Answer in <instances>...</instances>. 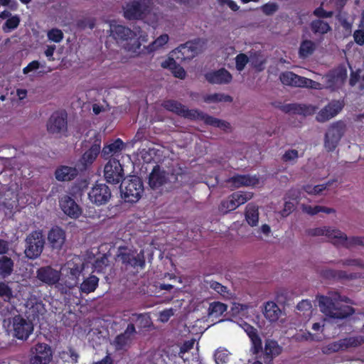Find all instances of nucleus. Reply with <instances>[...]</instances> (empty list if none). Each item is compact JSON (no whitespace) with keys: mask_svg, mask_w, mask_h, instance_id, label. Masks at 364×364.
Returning a JSON list of instances; mask_svg holds the SVG:
<instances>
[{"mask_svg":"<svg viewBox=\"0 0 364 364\" xmlns=\"http://www.w3.org/2000/svg\"><path fill=\"white\" fill-rule=\"evenodd\" d=\"M161 106L167 111L191 121H203L206 125L220 128L224 131L230 129V124L219 119L198 109H188L185 105L175 100H166Z\"/></svg>","mask_w":364,"mask_h":364,"instance_id":"1","label":"nucleus"},{"mask_svg":"<svg viewBox=\"0 0 364 364\" xmlns=\"http://www.w3.org/2000/svg\"><path fill=\"white\" fill-rule=\"evenodd\" d=\"M318 301L321 311L333 318L343 319L355 312L353 307L341 304H352L351 300L346 296H341L337 291L329 292L328 296H320Z\"/></svg>","mask_w":364,"mask_h":364,"instance_id":"2","label":"nucleus"},{"mask_svg":"<svg viewBox=\"0 0 364 364\" xmlns=\"http://www.w3.org/2000/svg\"><path fill=\"white\" fill-rule=\"evenodd\" d=\"M111 36L117 41L121 42H127V44L132 45L129 49H139L141 43L146 41L147 35L141 30L139 26H134V30L122 25H113L110 26Z\"/></svg>","mask_w":364,"mask_h":364,"instance_id":"3","label":"nucleus"},{"mask_svg":"<svg viewBox=\"0 0 364 364\" xmlns=\"http://www.w3.org/2000/svg\"><path fill=\"white\" fill-rule=\"evenodd\" d=\"M121 193L126 202L136 203L144 193V185L141 179L135 176L124 178L120 183Z\"/></svg>","mask_w":364,"mask_h":364,"instance_id":"4","label":"nucleus"},{"mask_svg":"<svg viewBox=\"0 0 364 364\" xmlns=\"http://www.w3.org/2000/svg\"><path fill=\"white\" fill-rule=\"evenodd\" d=\"M151 9V0H137L128 3L124 9V16L128 20L144 18Z\"/></svg>","mask_w":364,"mask_h":364,"instance_id":"5","label":"nucleus"},{"mask_svg":"<svg viewBox=\"0 0 364 364\" xmlns=\"http://www.w3.org/2000/svg\"><path fill=\"white\" fill-rule=\"evenodd\" d=\"M44 244L45 240L41 231L31 232L26 239V256L32 259L38 257L43 252Z\"/></svg>","mask_w":364,"mask_h":364,"instance_id":"6","label":"nucleus"},{"mask_svg":"<svg viewBox=\"0 0 364 364\" xmlns=\"http://www.w3.org/2000/svg\"><path fill=\"white\" fill-rule=\"evenodd\" d=\"M281 82L287 86L296 87L319 88L320 83L311 79L295 74L291 71L282 72L279 75Z\"/></svg>","mask_w":364,"mask_h":364,"instance_id":"7","label":"nucleus"},{"mask_svg":"<svg viewBox=\"0 0 364 364\" xmlns=\"http://www.w3.org/2000/svg\"><path fill=\"white\" fill-rule=\"evenodd\" d=\"M117 257L126 266H130L133 268L144 269L146 264L144 253L141 250L139 253L135 255V252L127 247H120Z\"/></svg>","mask_w":364,"mask_h":364,"instance_id":"8","label":"nucleus"},{"mask_svg":"<svg viewBox=\"0 0 364 364\" xmlns=\"http://www.w3.org/2000/svg\"><path fill=\"white\" fill-rule=\"evenodd\" d=\"M105 179L108 183L117 185L124 181V168L119 160L110 159L104 168Z\"/></svg>","mask_w":364,"mask_h":364,"instance_id":"9","label":"nucleus"},{"mask_svg":"<svg viewBox=\"0 0 364 364\" xmlns=\"http://www.w3.org/2000/svg\"><path fill=\"white\" fill-rule=\"evenodd\" d=\"M345 124L341 121L333 123L325 134L324 146L328 151H333L344 134Z\"/></svg>","mask_w":364,"mask_h":364,"instance_id":"10","label":"nucleus"},{"mask_svg":"<svg viewBox=\"0 0 364 364\" xmlns=\"http://www.w3.org/2000/svg\"><path fill=\"white\" fill-rule=\"evenodd\" d=\"M68 114L65 110L54 112L47 122V130L50 134H61L67 132Z\"/></svg>","mask_w":364,"mask_h":364,"instance_id":"11","label":"nucleus"},{"mask_svg":"<svg viewBox=\"0 0 364 364\" xmlns=\"http://www.w3.org/2000/svg\"><path fill=\"white\" fill-rule=\"evenodd\" d=\"M31 364H49L53 358V351L49 345L38 343L31 350Z\"/></svg>","mask_w":364,"mask_h":364,"instance_id":"12","label":"nucleus"},{"mask_svg":"<svg viewBox=\"0 0 364 364\" xmlns=\"http://www.w3.org/2000/svg\"><path fill=\"white\" fill-rule=\"evenodd\" d=\"M12 324L14 336L19 340H27L33 331L32 322L21 315H16L13 318Z\"/></svg>","mask_w":364,"mask_h":364,"instance_id":"13","label":"nucleus"},{"mask_svg":"<svg viewBox=\"0 0 364 364\" xmlns=\"http://www.w3.org/2000/svg\"><path fill=\"white\" fill-rule=\"evenodd\" d=\"M111 196L109 188L105 183H96L88 193L90 200L97 205L107 204Z\"/></svg>","mask_w":364,"mask_h":364,"instance_id":"14","label":"nucleus"},{"mask_svg":"<svg viewBox=\"0 0 364 364\" xmlns=\"http://www.w3.org/2000/svg\"><path fill=\"white\" fill-rule=\"evenodd\" d=\"M61 272L51 266H45L38 268L36 271V277L43 283L53 286L58 283Z\"/></svg>","mask_w":364,"mask_h":364,"instance_id":"15","label":"nucleus"},{"mask_svg":"<svg viewBox=\"0 0 364 364\" xmlns=\"http://www.w3.org/2000/svg\"><path fill=\"white\" fill-rule=\"evenodd\" d=\"M59 205L63 212L71 218L77 219L82 214L81 208L68 195H64L59 198Z\"/></svg>","mask_w":364,"mask_h":364,"instance_id":"16","label":"nucleus"},{"mask_svg":"<svg viewBox=\"0 0 364 364\" xmlns=\"http://www.w3.org/2000/svg\"><path fill=\"white\" fill-rule=\"evenodd\" d=\"M343 108V103L338 100L329 102L316 114V119L318 122H325L336 116Z\"/></svg>","mask_w":364,"mask_h":364,"instance_id":"17","label":"nucleus"},{"mask_svg":"<svg viewBox=\"0 0 364 364\" xmlns=\"http://www.w3.org/2000/svg\"><path fill=\"white\" fill-rule=\"evenodd\" d=\"M279 109L287 114L293 113L303 116H309L314 114L318 108L311 105L289 103L280 105Z\"/></svg>","mask_w":364,"mask_h":364,"instance_id":"18","label":"nucleus"},{"mask_svg":"<svg viewBox=\"0 0 364 364\" xmlns=\"http://www.w3.org/2000/svg\"><path fill=\"white\" fill-rule=\"evenodd\" d=\"M282 352V347L277 341L272 339H266L264 348L262 351L263 361L266 364H270L274 358L279 355Z\"/></svg>","mask_w":364,"mask_h":364,"instance_id":"19","label":"nucleus"},{"mask_svg":"<svg viewBox=\"0 0 364 364\" xmlns=\"http://www.w3.org/2000/svg\"><path fill=\"white\" fill-rule=\"evenodd\" d=\"M306 234L310 236H326L334 245H338L337 240L341 235V230L336 228H331L330 227H319L315 228H310L306 230Z\"/></svg>","mask_w":364,"mask_h":364,"instance_id":"20","label":"nucleus"},{"mask_svg":"<svg viewBox=\"0 0 364 364\" xmlns=\"http://www.w3.org/2000/svg\"><path fill=\"white\" fill-rule=\"evenodd\" d=\"M226 182L232 188H238L242 186H255L259 183V178L249 174H235L227 179Z\"/></svg>","mask_w":364,"mask_h":364,"instance_id":"21","label":"nucleus"},{"mask_svg":"<svg viewBox=\"0 0 364 364\" xmlns=\"http://www.w3.org/2000/svg\"><path fill=\"white\" fill-rule=\"evenodd\" d=\"M205 80L210 84H228L231 82L232 76L225 68L208 72L205 74Z\"/></svg>","mask_w":364,"mask_h":364,"instance_id":"22","label":"nucleus"},{"mask_svg":"<svg viewBox=\"0 0 364 364\" xmlns=\"http://www.w3.org/2000/svg\"><path fill=\"white\" fill-rule=\"evenodd\" d=\"M364 342L363 336L349 337L341 339L338 341L331 343L328 345V350L333 352H338L347 349L350 347H357Z\"/></svg>","mask_w":364,"mask_h":364,"instance_id":"23","label":"nucleus"},{"mask_svg":"<svg viewBox=\"0 0 364 364\" xmlns=\"http://www.w3.org/2000/svg\"><path fill=\"white\" fill-rule=\"evenodd\" d=\"M136 333L135 326L133 323L128 324L125 331L117 335L114 341L113 345L117 350H124L132 340V336Z\"/></svg>","mask_w":364,"mask_h":364,"instance_id":"24","label":"nucleus"},{"mask_svg":"<svg viewBox=\"0 0 364 364\" xmlns=\"http://www.w3.org/2000/svg\"><path fill=\"white\" fill-rule=\"evenodd\" d=\"M48 240L53 249L60 250L65 242V232L58 226L53 227L48 232Z\"/></svg>","mask_w":364,"mask_h":364,"instance_id":"25","label":"nucleus"},{"mask_svg":"<svg viewBox=\"0 0 364 364\" xmlns=\"http://www.w3.org/2000/svg\"><path fill=\"white\" fill-rule=\"evenodd\" d=\"M100 149L101 139H96L90 149L82 155L80 159V163L85 168L93 164L100 154Z\"/></svg>","mask_w":364,"mask_h":364,"instance_id":"26","label":"nucleus"},{"mask_svg":"<svg viewBox=\"0 0 364 364\" xmlns=\"http://www.w3.org/2000/svg\"><path fill=\"white\" fill-rule=\"evenodd\" d=\"M319 274L321 277L328 280H342V279H355L356 274H348L344 270H336L333 269L326 268L319 270Z\"/></svg>","mask_w":364,"mask_h":364,"instance_id":"27","label":"nucleus"},{"mask_svg":"<svg viewBox=\"0 0 364 364\" xmlns=\"http://www.w3.org/2000/svg\"><path fill=\"white\" fill-rule=\"evenodd\" d=\"M54 175L55 179L58 181H70L77 176L78 170L75 167L61 165L57 167Z\"/></svg>","mask_w":364,"mask_h":364,"instance_id":"28","label":"nucleus"},{"mask_svg":"<svg viewBox=\"0 0 364 364\" xmlns=\"http://www.w3.org/2000/svg\"><path fill=\"white\" fill-rule=\"evenodd\" d=\"M166 182L164 171H161L159 166H155L149 175V184L153 189L159 188Z\"/></svg>","mask_w":364,"mask_h":364,"instance_id":"29","label":"nucleus"},{"mask_svg":"<svg viewBox=\"0 0 364 364\" xmlns=\"http://www.w3.org/2000/svg\"><path fill=\"white\" fill-rule=\"evenodd\" d=\"M337 242H338V245L349 249L355 246H364V237L353 236L348 237L346 234L341 231V235H339Z\"/></svg>","mask_w":364,"mask_h":364,"instance_id":"30","label":"nucleus"},{"mask_svg":"<svg viewBox=\"0 0 364 364\" xmlns=\"http://www.w3.org/2000/svg\"><path fill=\"white\" fill-rule=\"evenodd\" d=\"M282 311L274 301H267L264 306L263 314L270 322L277 321L281 315Z\"/></svg>","mask_w":364,"mask_h":364,"instance_id":"31","label":"nucleus"},{"mask_svg":"<svg viewBox=\"0 0 364 364\" xmlns=\"http://www.w3.org/2000/svg\"><path fill=\"white\" fill-rule=\"evenodd\" d=\"M164 68L169 69L175 77L185 79L186 73L184 68L178 64L173 58H169L161 63Z\"/></svg>","mask_w":364,"mask_h":364,"instance_id":"32","label":"nucleus"},{"mask_svg":"<svg viewBox=\"0 0 364 364\" xmlns=\"http://www.w3.org/2000/svg\"><path fill=\"white\" fill-rule=\"evenodd\" d=\"M124 144L123 141L118 138L115 139L112 143L105 146L102 151V155L104 158L107 159L111 155H114L121 152L124 149Z\"/></svg>","mask_w":364,"mask_h":364,"instance_id":"33","label":"nucleus"},{"mask_svg":"<svg viewBox=\"0 0 364 364\" xmlns=\"http://www.w3.org/2000/svg\"><path fill=\"white\" fill-rule=\"evenodd\" d=\"M245 220L252 227L257 225L259 222V208L253 203H248L245 208Z\"/></svg>","mask_w":364,"mask_h":364,"instance_id":"34","label":"nucleus"},{"mask_svg":"<svg viewBox=\"0 0 364 364\" xmlns=\"http://www.w3.org/2000/svg\"><path fill=\"white\" fill-rule=\"evenodd\" d=\"M14 267V260L6 255L0 257V277L2 279L7 278L9 277Z\"/></svg>","mask_w":364,"mask_h":364,"instance_id":"35","label":"nucleus"},{"mask_svg":"<svg viewBox=\"0 0 364 364\" xmlns=\"http://www.w3.org/2000/svg\"><path fill=\"white\" fill-rule=\"evenodd\" d=\"M99 278L95 275H90L84 279L80 287V289L82 293L90 294L95 291L98 287Z\"/></svg>","mask_w":364,"mask_h":364,"instance_id":"36","label":"nucleus"},{"mask_svg":"<svg viewBox=\"0 0 364 364\" xmlns=\"http://www.w3.org/2000/svg\"><path fill=\"white\" fill-rule=\"evenodd\" d=\"M316 48V44L311 40H303L299 48V55L305 59L312 55Z\"/></svg>","mask_w":364,"mask_h":364,"instance_id":"37","label":"nucleus"},{"mask_svg":"<svg viewBox=\"0 0 364 364\" xmlns=\"http://www.w3.org/2000/svg\"><path fill=\"white\" fill-rule=\"evenodd\" d=\"M310 28L314 34H326L331 30L330 25L323 20H314L310 23Z\"/></svg>","mask_w":364,"mask_h":364,"instance_id":"38","label":"nucleus"},{"mask_svg":"<svg viewBox=\"0 0 364 364\" xmlns=\"http://www.w3.org/2000/svg\"><path fill=\"white\" fill-rule=\"evenodd\" d=\"M227 305L222 302L213 301L209 305L208 314L212 316L218 317L227 311Z\"/></svg>","mask_w":364,"mask_h":364,"instance_id":"39","label":"nucleus"},{"mask_svg":"<svg viewBox=\"0 0 364 364\" xmlns=\"http://www.w3.org/2000/svg\"><path fill=\"white\" fill-rule=\"evenodd\" d=\"M0 297L5 302H11L14 298L12 288L9 285L8 282L0 281Z\"/></svg>","mask_w":364,"mask_h":364,"instance_id":"40","label":"nucleus"},{"mask_svg":"<svg viewBox=\"0 0 364 364\" xmlns=\"http://www.w3.org/2000/svg\"><path fill=\"white\" fill-rule=\"evenodd\" d=\"M304 212H306V213H308L309 215H316L321 212L325 213L327 214L334 213L336 212L335 209H333V208L321 206V205H314V206L305 205L304 207Z\"/></svg>","mask_w":364,"mask_h":364,"instance_id":"41","label":"nucleus"},{"mask_svg":"<svg viewBox=\"0 0 364 364\" xmlns=\"http://www.w3.org/2000/svg\"><path fill=\"white\" fill-rule=\"evenodd\" d=\"M204 101L208 103L219 102H231L232 101V97L228 95L214 93L205 96Z\"/></svg>","mask_w":364,"mask_h":364,"instance_id":"42","label":"nucleus"},{"mask_svg":"<svg viewBox=\"0 0 364 364\" xmlns=\"http://www.w3.org/2000/svg\"><path fill=\"white\" fill-rule=\"evenodd\" d=\"M253 197L251 192L236 191L232 193V198L237 203V206L245 204L247 201Z\"/></svg>","mask_w":364,"mask_h":364,"instance_id":"43","label":"nucleus"},{"mask_svg":"<svg viewBox=\"0 0 364 364\" xmlns=\"http://www.w3.org/2000/svg\"><path fill=\"white\" fill-rule=\"evenodd\" d=\"M249 62V58L245 53H239L235 57V67L239 72L242 71Z\"/></svg>","mask_w":364,"mask_h":364,"instance_id":"44","label":"nucleus"},{"mask_svg":"<svg viewBox=\"0 0 364 364\" xmlns=\"http://www.w3.org/2000/svg\"><path fill=\"white\" fill-rule=\"evenodd\" d=\"M336 264H341L343 266H355L358 267L363 269H364V262L361 259H340L336 262Z\"/></svg>","mask_w":364,"mask_h":364,"instance_id":"45","label":"nucleus"},{"mask_svg":"<svg viewBox=\"0 0 364 364\" xmlns=\"http://www.w3.org/2000/svg\"><path fill=\"white\" fill-rule=\"evenodd\" d=\"M48 38L55 43H60L63 38V33L58 28H52L47 33Z\"/></svg>","mask_w":364,"mask_h":364,"instance_id":"46","label":"nucleus"},{"mask_svg":"<svg viewBox=\"0 0 364 364\" xmlns=\"http://www.w3.org/2000/svg\"><path fill=\"white\" fill-rule=\"evenodd\" d=\"M169 37L167 34H162L154 41L149 46L151 50H154L167 43Z\"/></svg>","mask_w":364,"mask_h":364,"instance_id":"47","label":"nucleus"},{"mask_svg":"<svg viewBox=\"0 0 364 364\" xmlns=\"http://www.w3.org/2000/svg\"><path fill=\"white\" fill-rule=\"evenodd\" d=\"M252 343V350L254 354H259L262 351V342L259 336H257L250 338Z\"/></svg>","mask_w":364,"mask_h":364,"instance_id":"48","label":"nucleus"},{"mask_svg":"<svg viewBox=\"0 0 364 364\" xmlns=\"http://www.w3.org/2000/svg\"><path fill=\"white\" fill-rule=\"evenodd\" d=\"M214 357L217 364H225L229 360V355L226 350H216Z\"/></svg>","mask_w":364,"mask_h":364,"instance_id":"49","label":"nucleus"},{"mask_svg":"<svg viewBox=\"0 0 364 364\" xmlns=\"http://www.w3.org/2000/svg\"><path fill=\"white\" fill-rule=\"evenodd\" d=\"M279 9V6L275 2H269L261 6L262 11L267 16L274 14Z\"/></svg>","mask_w":364,"mask_h":364,"instance_id":"50","label":"nucleus"},{"mask_svg":"<svg viewBox=\"0 0 364 364\" xmlns=\"http://www.w3.org/2000/svg\"><path fill=\"white\" fill-rule=\"evenodd\" d=\"M19 23L20 18L18 16L15 15L11 16L6 21L4 26V30L5 31L6 28H7L9 31L14 30L18 26Z\"/></svg>","mask_w":364,"mask_h":364,"instance_id":"51","label":"nucleus"},{"mask_svg":"<svg viewBox=\"0 0 364 364\" xmlns=\"http://www.w3.org/2000/svg\"><path fill=\"white\" fill-rule=\"evenodd\" d=\"M299 157L298 151L296 149H289L282 156L284 162H290L296 161Z\"/></svg>","mask_w":364,"mask_h":364,"instance_id":"52","label":"nucleus"},{"mask_svg":"<svg viewBox=\"0 0 364 364\" xmlns=\"http://www.w3.org/2000/svg\"><path fill=\"white\" fill-rule=\"evenodd\" d=\"M210 287L223 296H225L226 294H228V287L216 281L210 282Z\"/></svg>","mask_w":364,"mask_h":364,"instance_id":"53","label":"nucleus"},{"mask_svg":"<svg viewBox=\"0 0 364 364\" xmlns=\"http://www.w3.org/2000/svg\"><path fill=\"white\" fill-rule=\"evenodd\" d=\"M336 79L343 82L347 77V70L344 65H340L333 70H331Z\"/></svg>","mask_w":364,"mask_h":364,"instance_id":"54","label":"nucleus"},{"mask_svg":"<svg viewBox=\"0 0 364 364\" xmlns=\"http://www.w3.org/2000/svg\"><path fill=\"white\" fill-rule=\"evenodd\" d=\"M313 14L318 18H331L333 15V11H327L324 10V9L322 7V6H320L317 7L316 9H314Z\"/></svg>","mask_w":364,"mask_h":364,"instance_id":"55","label":"nucleus"},{"mask_svg":"<svg viewBox=\"0 0 364 364\" xmlns=\"http://www.w3.org/2000/svg\"><path fill=\"white\" fill-rule=\"evenodd\" d=\"M221 205L228 210V211H231L235 210L238 208L237 203L232 198V194L228 197V198L225 200L222 201Z\"/></svg>","mask_w":364,"mask_h":364,"instance_id":"56","label":"nucleus"},{"mask_svg":"<svg viewBox=\"0 0 364 364\" xmlns=\"http://www.w3.org/2000/svg\"><path fill=\"white\" fill-rule=\"evenodd\" d=\"M195 341L193 339L186 341L180 347L178 355L183 358V355L193 348Z\"/></svg>","mask_w":364,"mask_h":364,"instance_id":"57","label":"nucleus"},{"mask_svg":"<svg viewBox=\"0 0 364 364\" xmlns=\"http://www.w3.org/2000/svg\"><path fill=\"white\" fill-rule=\"evenodd\" d=\"M77 26L82 28L87 27L90 29H93L95 26V20L94 18L80 20L77 22Z\"/></svg>","mask_w":364,"mask_h":364,"instance_id":"58","label":"nucleus"},{"mask_svg":"<svg viewBox=\"0 0 364 364\" xmlns=\"http://www.w3.org/2000/svg\"><path fill=\"white\" fill-rule=\"evenodd\" d=\"M242 328L246 332V333L247 334V336L250 338H251L258 334L257 330L254 326H252V325H250L246 322H245L242 324Z\"/></svg>","mask_w":364,"mask_h":364,"instance_id":"59","label":"nucleus"},{"mask_svg":"<svg viewBox=\"0 0 364 364\" xmlns=\"http://www.w3.org/2000/svg\"><path fill=\"white\" fill-rule=\"evenodd\" d=\"M353 38L355 42L359 46L364 45V30L358 29L354 31Z\"/></svg>","mask_w":364,"mask_h":364,"instance_id":"60","label":"nucleus"},{"mask_svg":"<svg viewBox=\"0 0 364 364\" xmlns=\"http://www.w3.org/2000/svg\"><path fill=\"white\" fill-rule=\"evenodd\" d=\"M40 68V63L38 60H33L23 69V74H28L33 70H38Z\"/></svg>","mask_w":364,"mask_h":364,"instance_id":"61","label":"nucleus"},{"mask_svg":"<svg viewBox=\"0 0 364 364\" xmlns=\"http://www.w3.org/2000/svg\"><path fill=\"white\" fill-rule=\"evenodd\" d=\"M341 23L345 32V36H350L352 33V23L347 19H343Z\"/></svg>","mask_w":364,"mask_h":364,"instance_id":"62","label":"nucleus"},{"mask_svg":"<svg viewBox=\"0 0 364 364\" xmlns=\"http://www.w3.org/2000/svg\"><path fill=\"white\" fill-rule=\"evenodd\" d=\"M0 4L4 6H9L11 10H16L18 6L16 0H0Z\"/></svg>","mask_w":364,"mask_h":364,"instance_id":"63","label":"nucleus"},{"mask_svg":"<svg viewBox=\"0 0 364 364\" xmlns=\"http://www.w3.org/2000/svg\"><path fill=\"white\" fill-rule=\"evenodd\" d=\"M360 79V75L358 72H352L350 73L349 85L351 87L355 86Z\"/></svg>","mask_w":364,"mask_h":364,"instance_id":"64","label":"nucleus"}]
</instances>
